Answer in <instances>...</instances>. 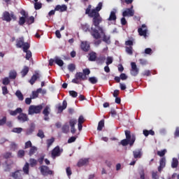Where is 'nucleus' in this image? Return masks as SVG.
<instances>
[{
    "label": "nucleus",
    "mask_w": 179,
    "mask_h": 179,
    "mask_svg": "<svg viewBox=\"0 0 179 179\" xmlns=\"http://www.w3.org/2000/svg\"><path fill=\"white\" fill-rule=\"evenodd\" d=\"M76 122H78V121L75 119H71L69 120V125L71 127H75V125H76Z\"/></svg>",
    "instance_id": "obj_53"
},
{
    "label": "nucleus",
    "mask_w": 179,
    "mask_h": 179,
    "mask_svg": "<svg viewBox=\"0 0 179 179\" xmlns=\"http://www.w3.org/2000/svg\"><path fill=\"white\" fill-rule=\"evenodd\" d=\"M43 8V3H39L38 1L35 2L34 3V9L36 10H38L39 9H41Z\"/></svg>",
    "instance_id": "obj_38"
},
{
    "label": "nucleus",
    "mask_w": 179,
    "mask_h": 179,
    "mask_svg": "<svg viewBox=\"0 0 179 179\" xmlns=\"http://www.w3.org/2000/svg\"><path fill=\"white\" fill-rule=\"evenodd\" d=\"M62 131L64 132V134H68L69 132V125L64 124L62 127Z\"/></svg>",
    "instance_id": "obj_36"
},
{
    "label": "nucleus",
    "mask_w": 179,
    "mask_h": 179,
    "mask_svg": "<svg viewBox=\"0 0 179 179\" xmlns=\"http://www.w3.org/2000/svg\"><path fill=\"white\" fill-rule=\"evenodd\" d=\"M121 4L122 5H131L132 2H134V0H120Z\"/></svg>",
    "instance_id": "obj_43"
},
{
    "label": "nucleus",
    "mask_w": 179,
    "mask_h": 179,
    "mask_svg": "<svg viewBox=\"0 0 179 179\" xmlns=\"http://www.w3.org/2000/svg\"><path fill=\"white\" fill-rule=\"evenodd\" d=\"M83 72L84 76H87V75H90V70L89 69H83Z\"/></svg>",
    "instance_id": "obj_58"
},
{
    "label": "nucleus",
    "mask_w": 179,
    "mask_h": 179,
    "mask_svg": "<svg viewBox=\"0 0 179 179\" xmlns=\"http://www.w3.org/2000/svg\"><path fill=\"white\" fill-rule=\"evenodd\" d=\"M23 131V129L22 127H16L13 128L12 131L15 132V134H20Z\"/></svg>",
    "instance_id": "obj_49"
},
{
    "label": "nucleus",
    "mask_w": 179,
    "mask_h": 179,
    "mask_svg": "<svg viewBox=\"0 0 179 179\" xmlns=\"http://www.w3.org/2000/svg\"><path fill=\"white\" fill-rule=\"evenodd\" d=\"M29 163H30V166L31 167H34V166L37 165V160L34 159H29Z\"/></svg>",
    "instance_id": "obj_51"
},
{
    "label": "nucleus",
    "mask_w": 179,
    "mask_h": 179,
    "mask_svg": "<svg viewBox=\"0 0 179 179\" xmlns=\"http://www.w3.org/2000/svg\"><path fill=\"white\" fill-rule=\"evenodd\" d=\"M135 136L127 135L126 139L122 140L120 143L122 146H127V145L129 144L130 146H132L135 143Z\"/></svg>",
    "instance_id": "obj_4"
},
{
    "label": "nucleus",
    "mask_w": 179,
    "mask_h": 179,
    "mask_svg": "<svg viewBox=\"0 0 179 179\" xmlns=\"http://www.w3.org/2000/svg\"><path fill=\"white\" fill-rule=\"evenodd\" d=\"M37 79H40V73H36L35 74H34L31 76V79L29 80V83H30V85H34Z\"/></svg>",
    "instance_id": "obj_17"
},
{
    "label": "nucleus",
    "mask_w": 179,
    "mask_h": 179,
    "mask_svg": "<svg viewBox=\"0 0 179 179\" xmlns=\"http://www.w3.org/2000/svg\"><path fill=\"white\" fill-rule=\"evenodd\" d=\"M100 36H103V41H104L105 43H106V44H110V43H111V41H110V36H107L106 35V33L104 32L103 30V34H100Z\"/></svg>",
    "instance_id": "obj_26"
},
{
    "label": "nucleus",
    "mask_w": 179,
    "mask_h": 179,
    "mask_svg": "<svg viewBox=\"0 0 179 179\" xmlns=\"http://www.w3.org/2000/svg\"><path fill=\"white\" fill-rule=\"evenodd\" d=\"M10 149L11 150H16V149H17V145L15 143H11Z\"/></svg>",
    "instance_id": "obj_62"
},
{
    "label": "nucleus",
    "mask_w": 179,
    "mask_h": 179,
    "mask_svg": "<svg viewBox=\"0 0 179 179\" xmlns=\"http://www.w3.org/2000/svg\"><path fill=\"white\" fill-rule=\"evenodd\" d=\"M68 69H69V71H70V72H73V71H75L76 69V66H75V64H70L68 66Z\"/></svg>",
    "instance_id": "obj_47"
},
{
    "label": "nucleus",
    "mask_w": 179,
    "mask_h": 179,
    "mask_svg": "<svg viewBox=\"0 0 179 179\" xmlns=\"http://www.w3.org/2000/svg\"><path fill=\"white\" fill-rule=\"evenodd\" d=\"M17 119L20 122H27L29 121V116L27 114L23 113L22 112L17 117Z\"/></svg>",
    "instance_id": "obj_13"
},
{
    "label": "nucleus",
    "mask_w": 179,
    "mask_h": 179,
    "mask_svg": "<svg viewBox=\"0 0 179 179\" xmlns=\"http://www.w3.org/2000/svg\"><path fill=\"white\" fill-rule=\"evenodd\" d=\"M133 155L134 159H141L142 157V150L141 149H137L133 151Z\"/></svg>",
    "instance_id": "obj_19"
},
{
    "label": "nucleus",
    "mask_w": 179,
    "mask_h": 179,
    "mask_svg": "<svg viewBox=\"0 0 179 179\" xmlns=\"http://www.w3.org/2000/svg\"><path fill=\"white\" fill-rule=\"evenodd\" d=\"M78 136H71L69 140H68V143H72L76 141V138Z\"/></svg>",
    "instance_id": "obj_60"
},
{
    "label": "nucleus",
    "mask_w": 179,
    "mask_h": 179,
    "mask_svg": "<svg viewBox=\"0 0 179 179\" xmlns=\"http://www.w3.org/2000/svg\"><path fill=\"white\" fill-rule=\"evenodd\" d=\"M88 80L90 83H92V85H96V83L98 82L97 78L96 77H90L89 78Z\"/></svg>",
    "instance_id": "obj_41"
},
{
    "label": "nucleus",
    "mask_w": 179,
    "mask_h": 179,
    "mask_svg": "<svg viewBox=\"0 0 179 179\" xmlns=\"http://www.w3.org/2000/svg\"><path fill=\"white\" fill-rule=\"evenodd\" d=\"M80 48L84 52L90 51V43L88 41H81Z\"/></svg>",
    "instance_id": "obj_11"
},
{
    "label": "nucleus",
    "mask_w": 179,
    "mask_h": 179,
    "mask_svg": "<svg viewBox=\"0 0 179 179\" xmlns=\"http://www.w3.org/2000/svg\"><path fill=\"white\" fill-rule=\"evenodd\" d=\"M152 179H159V175H157V172L152 171Z\"/></svg>",
    "instance_id": "obj_64"
},
{
    "label": "nucleus",
    "mask_w": 179,
    "mask_h": 179,
    "mask_svg": "<svg viewBox=\"0 0 179 179\" xmlns=\"http://www.w3.org/2000/svg\"><path fill=\"white\" fill-rule=\"evenodd\" d=\"M68 7L66 6V5L63 4V5H57L55 8V10L57 11V12H66V10H67Z\"/></svg>",
    "instance_id": "obj_14"
},
{
    "label": "nucleus",
    "mask_w": 179,
    "mask_h": 179,
    "mask_svg": "<svg viewBox=\"0 0 179 179\" xmlns=\"http://www.w3.org/2000/svg\"><path fill=\"white\" fill-rule=\"evenodd\" d=\"M166 153H167V150H162L161 151H157V155H158V156H160V157H163V156H164Z\"/></svg>",
    "instance_id": "obj_48"
},
{
    "label": "nucleus",
    "mask_w": 179,
    "mask_h": 179,
    "mask_svg": "<svg viewBox=\"0 0 179 179\" xmlns=\"http://www.w3.org/2000/svg\"><path fill=\"white\" fill-rule=\"evenodd\" d=\"M97 58V54L95 52H91L89 53V61L92 62L96 61Z\"/></svg>",
    "instance_id": "obj_23"
},
{
    "label": "nucleus",
    "mask_w": 179,
    "mask_h": 179,
    "mask_svg": "<svg viewBox=\"0 0 179 179\" xmlns=\"http://www.w3.org/2000/svg\"><path fill=\"white\" fill-rule=\"evenodd\" d=\"M115 13V11H111L107 20L108 22H115L117 20V15Z\"/></svg>",
    "instance_id": "obj_20"
},
{
    "label": "nucleus",
    "mask_w": 179,
    "mask_h": 179,
    "mask_svg": "<svg viewBox=\"0 0 179 179\" xmlns=\"http://www.w3.org/2000/svg\"><path fill=\"white\" fill-rule=\"evenodd\" d=\"M66 107H68V102H66V100H64L62 102V106H59L58 107V111L62 113V110H65Z\"/></svg>",
    "instance_id": "obj_24"
},
{
    "label": "nucleus",
    "mask_w": 179,
    "mask_h": 179,
    "mask_svg": "<svg viewBox=\"0 0 179 179\" xmlns=\"http://www.w3.org/2000/svg\"><path fill=\"white\" fill-rule=\"evenodd\" d=\"M50 110L51 109L48 106H45V108L43 110V115H45V118H44L45 121H48V120H50V117H48V115H50Z\"/></svg>",
    "instance_id": "obj_15"
},
{
    "label": "nucleus",
    "mask_w": 179,
    "mask_h": 179,
    "mask_svg": "<svg viewBox=\"0 0 179 179\" xmlns=\"http://www.w3.org/2000/svg\"><path fill=\"white\" fill-rule=\"evenodd\" d=\"M143 135H155V131L152 129L150 130L144 129L143 131Z\"/></svg>",
    "instance_id": "obj_39"
},
{
    "label": "nucleus",
    "mask_w": 179,
    "mask_h": 179,
    "mask_svg": "<svg viewBox=\"0 0 179 179\" xmlns=\"http://www.w3.org/2000/svg\"><path fill=\"white\" fill-rule=\"evenodd\" d=\"M43 108V105H31L28 109L29 115H34V114H40Z\"/></svg>",
    "instance_id": "obj_2"
},
{
    "label": "nucleus",
    "mask_w": 179,
    "mask_h": 179,
    "mask_svg": "<svg viewBox=\"0 0 179 179\" xmlns=\"http://www.w3.org/2000/svg\"><path fill=\"white\" fill-rule=\"evenodd\" d=\"M64 152V150L59 146H56L52 150V157L53 159H55L56 157H58L61 156V154Z\"/></svg>",
    "instance_id": "obj_6"
},
{
    "label": "nucleus",
    "mask_w": 179,
    "mask_h": 179,
    "mask_svg": "<svg viewBox=\"0 0 179 179\" xmlns=\"http://www.w3.org/2000/svg\"><path fill=\"white\" fill-rule=\"evenodd\" d=\"M17 76V73L15 71H10L9 73V78L10 79H16V77Z\"/></svg>",
    "instance_id": "obj_35"
},
{
    "label": "nucleus",
    "mask_w": 179,
    "mask_h": 179,
    "mask_svg": "<svg viewBox=\"0 0 179 179\" xmlns=\"http://www.w3.org/2000/svg\"><path fill=\"white\" fill-rule=\"evenodd\" d=\"M87 163H89V159H81L78 161L77 166L78 167H82L83 166H86V164H87Z\"/></svg>",
    "instance_id": "obj_21"
},
{
    "label": "nucleus",
    "mask_w": 179,
    "mask_h": 179,
    "mask_svg": "<svg viewBox=\"0 0 179 179\" xmlns=\"http://www.w3.org/2000/svg\"><path fill=\"white\" fill-rule=\"evenodd\" d=\"M3 20H6V22H10V20H12V18L10 17V13H9L8 11H5L3 13Z\"/></svg>",
    "instance_id": "obj_22"
},
{
    "label": "nucleus",
    "mask_w": 179,
    "mask_h": 179,
    "mask_svg": "<svg viewBox=\"0 0 179 179\" xmlns=\"http://www.w3.org/2000/svg\"><path fill=\"white\" fill-rule=\"evenodd\" d=\"M178 166V159H177V158H173L172 163H171L172 169H177Z\"/></svg>",
    "instance_id": "obj_32"
},
{
    "label": "nucleus",
    "mask_w": 179,
    "mask_h": 179,
    "mask_svg": "<svg viewBox=\"0 0 179 179\" xmlns=\"http://www.w3.org/2000/svg\"><path fill=\"white\" fill-rule=\"evenodd\" d=\"M55 141V139L54 138H51L50 139H48L47 140L48 148H50V146H51L52 145V143H54Z\"/></svg>",
    "instance_id": "obj_52"
},
{
    "label": "nucleus",
    "mask_w": 179,
    "mask_h": 179,
    "mask_svg": "<svg viewBox=\"0 0 179 179\" xmlns=\"http://www.w3.org/2000/svg\"><path fill=\"white\" fill-rule=\"evenodd\" d=\"M103 22V18L99 15L98 17H94L92 19V24L95 27V28H91V35L95 40H99L100 38L101 34H104V29L103 27H100V24Z\"/></svg>",
    "instance_id": "obj_1"
},
{
    "label": "nucleus",
    "mask_w": 179,
    "mask_h": 179,
    "mask_svg": "<svg viewBox=\"0 0 179 179\" xmlns=\"http://www.w3.org/2000/svg\"><path fill=\"white\" fill-rule=\"evenodd\" d=\"M17 156H18V157H20V158L23 157V156H24V150H20L17 152Z\"/></svg>",
    "instance_id": "obj_56"
},
{
    "label": "nucleus",
    "mask_w": 179,
    "mask_h": 179,
    "mask_svg": "<svg viewBox=\"0 0 179 179\" xmlns=\"http://www.w3.org/2000/svg\"><path fill=\"white\" fill-rule=\"evenodd\" d=\"M113 62V57H108L106 59V65H110V64Z\"/></svg>",
    "instance_id": "obj_63"
},
{
    "label": "nucleus",
    "mask_w": 179,
    "mask_h": 179,
    "mask_svg": "<svg viewBox=\"0 0 179 179\" xmlns=\"http://www.w3.org/2000/svg\"><path fill=\"white\" fill-rule=\"evenodd\" d=\"M125 51H126L127 54H128L129 55H134V48H132V46H126Z\"/></svg>",
    "instance_id": "obj_29"
},
{
    "label": "nucleus",
    "mask_w": 179,
    "mask_h": 179,
    "mask_svg": "<svg viewBox=\"0 0 179 179\" xmlns=\"http://www.w3.org/2000/svg\"><path fill=\"white\" fill-rule=\"evenodd\" d=\"M85 15H88L90 17H97L100 16V13L97 11L96 8L92 10V5H89L85 9Z\"/></svg>",
    "instance_id": "obj_3"
},
{
    "label": "nucleus",
    "mask_w": 179,
    "mask_h": 179,
    "mask_svg": "<svg viewBox=\"0 0 179 179\" xmlns=\"http://www.w3.org/2000/svg\"><path fill=\"white\" fill-rule=\"evenodd\" d=\"M36 129V126L34 125V124H31L29 126V128H28L27 129V135L30 134H33V132H34V129Z\"/></svg>",
    "instance_id": "obj_28"
},
{
    "label": "nucleus",
    "mask_w": 179,
    "mask_h": 179,
    "mask_svg": "<svg viewBox=\"0 0 179 179\" xmlns=\"http://www.w3.org/2000/svg\"><path fill=\"white\" fill-rule=\"evenodd\" d=\"M6 116L3 117V118L0 120V127L6 124Z\"/></svg>",
    "instance_id": "obj_55"
},
{
    "label": "nucleus",
    "mask_w": 179,
    "mask_h": 179,
    "mask_svg": "<svg viewBox=\"0 0 179 179\" xmlns=\"http://www.w3.org/2000/svg\"><path fill=\"white\" fill-rule=\"evenodd\" d=\"M135 15V11L134 10V6H131L130 8H127L122 13V16L127 17V16L132 17Z\"/></svg>",
    "instance_id": "obj_10"
},
{
    "label": "nucleus",
    "mask_w": 179,
    "mask_h": 179,
    "mask_svg": "<svg viewBox=\"0 0 179 179\" xmlns=\"http://www.w3.org/2000/svg\"><path fill=\"white\" fill-rule=\"evenodd\" d=\"M15 96L16 97H17L20 101H23V100H24V96H23L22 92H20V90H17L15 92Z\"/></svg>",
    "instance_id": "obj_25"
},
{
    "label": "nucleus",
    "mask_w": 179,
    "mask_h": 179,
    "mask_svg": "<svg viewBox=\"0 0 179 179\" xmlns=\"http://www.w3.org/2000/svg\"><path fill=\"white\" fill-rule=\"evenodd\" d=\"M166 167V158L162 157L159 161V166L158 167V171L162 173V170Z\"/></svg>",
    "instance_id": "obj_18"
},
{
    "label": "nucleus",
    "mask_w": 179,
    "mask_h": 179,
    "mask_svg": "<svg viewBox=\"0 0 179 179\" xmlns=\"http://www.w3.org/2000/svg\"><path fill=\"white\" fill-rule=\"evenodd\" d=\"M26 44H30L29 43H24V39L23 38H20L16 41V47L17 48H24Z\"/></svg>",
    "instance_id": "obj_12"
},
{
    "label": "nucleus",
    "mask_w": 179,
    "mask_h": 179,
    "mask_svg": "<svg viewBox=\"0 0 179 179\" xmlns=\"http://www.w3.org/2000/svg\"><path fill=\"white\" fill-rule=\"evenodd\" d=\"M70 96H71V97H73V99L78 97V92L74 90H71L69 92Z\"/></svg>",
    "instance_id": "obj_50"
},
{
    "label": "nucleus",
    "mask_w": 179,
    "mask_h": 179,
    "mask_svg": "<svg viewBox=\"0 0 179 179\" xmlns=\"http://www.w3.org/2000/svg\"><path fill=\"white\" fill-rule=\"evenodd\" d=\"M102 8H103V3H102V2H99L95 9H96L98 12H100V10H101V9Z\"/></svg>",
    "instance_id": "obj_59"
},
{
    "label": "nucleus",
    "mask_w": 179,
    "mask_h": 179,
    "mask_svg": "<svg viewBox=\"0 0 179 179\" xmlns=\"http://www.w3.org/2000/svg\"><path fill=\"white\" fill-rule=\"evenodd\" d=\"M85 122V117H83V115H80L78 117V124H83Z\"/></svg>",
    "instance_id": "obj_61"
},
{
    "label": "nucleus",
    "mask_w": 179,
    "mask_h": 179,
    "mask_svg": "<svg viewBox=\"0 0 179 179\" xmlns=\"http://www.w3.org/2000/svg\"><path fill=\"white\" fill-rule=\"evenodd\" d=\"M23 171L24 174H29V163L26 162L23 167Z\"/></svg>",
    "instance_id": "obj_45"
},
{
    "label": "nucleus",
    "mask_w": 179,
    "mask_h": 179,
    "mask_svg": "<svg viewBox=\"0 0 179 179\" xmlns=\"http://www.w3.org/2000/svg\"><path fill=\"white\" fill-rule=\"evenodd\" d=\"M29 48H30V44H26L23 48V52L26 53L25 58L27 61H30V58L33 57V55L31 53V51L29 50Z\"/></svg>",
    "instance_id": "obj_7"
},
{
    "label": "nucleus",
    "mask_w": 179,
    "mask_h": 179,
    "mask_svg": "<svg viewBox=\"0 0 179 179\" xmlns=\"http://www.w3.org/2000/svg\"><path fill=\"white\" fill-rule=\"evenodd\" d=\"M26 22H27V18H25L24 17H20L18 23L20 26H23Z\"/></svg>",
    "instance_id": "obj_37"
},
{
    "label": "nucleus",
    "mask_w": 179,
    "mask_h": 179,
    "mask_svg": "<svg viewBox=\"0 0 179 179\" xmlns=\"http://www.w3.org/2000/svg\"><path fill=\"white\" fill-rule=\"evenodd\" d=\"M8 112L10 115H13V117H15L17 114H20L23 113V110L22 109V108H17L15 110H9Z\"/></svg>",
    "instance_id": "obj_16"
},
{
    "label": "nucleus",
    "mask_w": 179,
    "mask_h": 179,
    "mask_svg": "<svg viewBox=\"0 0 179 179\" xmlns=\"http://www.w3.org/2000/svg\"><path fill=\"white\" fill-rule=\"evenodd\" d=\"M82 29L83 31H89L90 30V26L87 24L82 25Z\"/></svg>",
    "instance_id": "obj_46"
},
{
    "label": "nucleus",
    "mask_w": 179,
    "mask_h": 179,
    "mask_svg": "<svg viewBox=\"0 0 179 179\" xmlns=\"http://www.w3.org/2000/svg\"><path fill=\"white\" fill-rule=\"evenodd\" d=\"M34 22V16H31V17L27 18V24H33Z\"/></svg>",
    "instance_id": "obj_44"
},
{
    "label": "nucleus",
    "mask_w": 179,
    "mask_h": 179,
    "mask_svg": "<svg viewBox=\"0 0 179 179\" xmlns=\"http://www.w3.org/2000/svg\"><path fill=\"white\" fill-rule=\"evenodd\" d=\"M131 69L130 71V73L131 76H138V73H139V69L136 66V63L131 62Z\"/></svg>",
    "instance_id": "obj_9"
},
{
    "label": "nucleus",
    "mask_w": 179,
    "mask_h": 179,
    "mask_svg": "<svg viewBox=\"0 0 179 179\" xmlns=\"http://www.w3.org/2000/svg\"><path fill=\"white\" fill-rule=\"evenodd\" d=\"M87 77L83 74L82 72H77L75 74V78L72 80V83H76V85H79L80 83V80H86Z\"/></svg>",
    "instance_id": "obj_5"
},
{
    "label": "nucleus",
    "mask_w": 179,
    "mask_h": 179,
    "mask_svg": "<svg viewBox=\"0 0 179 179\" xmlns=\"http://www.w3.org/2000/svg\"><path fill=\"white\" fill-rule=\"evenodd\" d=\"M13 177L15 179H22V171H17L13 173Z\"/></svg>",
    "instance_id": "obj_27"
},
{
    "label": "nucleus",
    "mask_w": 179,
    "mask_h": 179,
    "mask_svg": "<svg viewBox=\"0 0 179 179\" xmlns=\"http://www.w3.org/2000/svg\"><path fill=\"white\" fill-rule=\"evenodd\" d=\"M139 36H143L144 37H146V34H148V30L145 29L143 30L142 28H138V29Z\"/></svg>",
    "instance_id": "obj_33"
},
{
    "label": "nucleus",
    "mask_w": 179,
    "mask_h": 179,
    "mask_svg": "<svg viewBox=\"0 0 179 179\" xmlns=\"http://www.w3.org/2000/svg\"><path fill=\"white\" fill-rule=\"evenodd\" d=\"M103 128H104V120H101V121L99 122L97 130L101 131Z\"/></svg>",
    "instance_id": "obj_34"
},
{
    "label": "nucleus",
    "mask_w": 179,
    "mask_h": 179,
    "mask_svg": "<svg viewBox=\"0 0 179 179\" xmlns=\"http://www.w3.org/2000/svg\"><path fill=\"white\" fill-rule=\"evenodd\" d=\"M55 62L57 64V65H59V66H64V61H62V59H59L58 57H55Z\"/></svg>",
    "instance_id": "obj_30"
},
{
    "label": "nucleus",
    "mask_w": 179,
    "mask_h": 179,
    "mask_svg": "<svg viewBox=\"0 0 179 179\" xmlns=\"http://www.w3.org/2000/svg\"><path fill=\"white\" fill-rule=\"evenodd\" d=\"M29 66H24L23 69L21 71V75L22 76V78H24V76H26V75H27V73H29Z\"/></svg>",
    "instance_id": "obj_31"
},
{
    "label": "nucleus",
    "mask_w": 179,
    "mask_h": 179,
    "mask_svg": "<svg viewBox=\"0 0 179 179\" xmlns=\"http://www.w3.org/2000/svg\"><path fill=\"white\" fill-rule=\"evenodd\" d=\"M40 170L43 176H52V174H54V172L50 170V168L47 166H41Z\"/></svg>",
    "instance_id": "obj_8"
},
{
    "label": "nucleus",
    "mask_w": 179,
    "mask_h": 179,
    "mask_svg": "<svg viewBox=\"0 0 179 179\" xmlns=\"http://www.w3.org/2000/svg\"><path fill=\"white\" fill-rule=\"evenodd\" d=\"M36 152H37V148L34 146L31 147L29 152V156H33Z\"/></svg>",
    "instance_id": "obj_40"
},
{
    "label": "nucleus",
    "mask_w": 179,
    "mask_h": 179,
    "mask_svg": "<svg viewBox=\"0 0 179 179\" xmlns=\"http://www.w3.org/2000/svg\"><path fill=\"white\" fill-rule=\"evenodd\" d=\"M125 45H129V47H132V45H134V41L132 40L126 41Z\"/></svg>",
    "instance_id": "obj_57"
},
{
    "label": "nucleus",
    "mask_w": 179,
    "mask_h": 179,
    "mask_svg": "<svg viewBox=\"0 0 179 179\" xmlns=\"http://www.w3.org/2000/svg\"><path fill=\"white\" fill-rule=\"evenodd\" d=\"M2 93L4 96H6V94L9 93V91L8 90V87H2Z\"/></svg>",
    "instance_id": "obj_54"
},
{
    "label": "nucleus",
    "mask_w": 179,
    "mask_h": 179,
    "mask_svg": "<svg viewBox=\"0 0 179 179\" xmlns=\"http://www.w3.org/2000/svg\"><path fill=\"white\" fill-rule=\"evenodd\" d=\"M2 83L5 86H8V85H9V83H10V80H9V78L6 77V78H3Z\"/></svg>",
    "instance_id": "obj_42"
}]
</instances>
